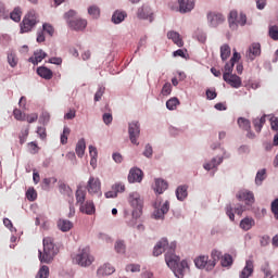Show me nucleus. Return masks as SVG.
Listing matches in <instances>:
<instances>
[{
    "label": "nucleus",
    "mask_w": 278,
    "mask_h": 278,
    "mask_svg": "<svg viewBox=\"0 0 278 278\" xmlns=\"http://www.w3.org/2000/svg\"><path fill=\"white\" fill-rule=\"evenodd\" d=\"M177 249V243L172 242L168 244V239L163 238L161 239L153 250L154 257H160L164 251L165 253V262L173 270L175 277L177 278H184V273H186V268H188V261H181L179 263V256L175 254V250Z\"/></svg>",
    "instance_id": "obj_1"
},
{
    "label": "nucleus",
    "mask_w": 278,
    "mask_h": 278,
    "mask_svg": "<svg viewBox=\"0 0 278 278\" xmlns=\"http://www.w3.org/2000/svg\"><path fill=\"white\" fill-rule=\"evenodd\" d=\"M92 262H94V256L90 253V247L88 245L80 247L77 254L73 256V263L83 268H88Z\"/></svg>",
    "instance_id": "obj_2"
},
{
    "label": "nucleus",
    "mask_w": 278,
    "mask_h": 278,
    "mask_svg": "<svg viewBox=\"0 0 278 278\" xmlns=\"http://www.w3.org/2000/svg\"><path fill=\"white\" fill-rule=\"evenodd\" d=\"M55 257V244L53 243V238L46 237L43 238V254L39 250V261L42 264H50Z\"/></svg>",
    "instance_id": "obj_3"
},
{
    "label": "nucleus",
    "mask_w": 278,
    "mask_h": 278,
    "mask_svg": "<svg viewBox=\"0 0 278 278\" xmlns=\"http://www.w3.org/2000/svg\"><path fill=\"white\" fill-rule=\"evenodd\" d=\"M38 24V14L36 11H29L21 23V34H27Z\"/></svg>",
    "instance_id": "obj_4"
},
{
    "label": "nucleus",
    "mask_w": 278,
    "mask_h": 278,
    "mask_svg": "<svg viewBox=\"0 0 278 278\" xmlns=\"http://www.w3.org/2000/svg\"><path fill=\"white\" fill-rule=\"evenodd\" d=\"M170 210V202L165 201L162 204V200L157 199L154 203V213L153 216L156 220L164 218V215L168 214Z\"/></svg>",
    "instance_id": "obj_5"
},
{
    "label": "nucleus",
    "mask_w": 278,
    "mask_h": 278,
    "mask_svg": "<svg viewBox=\"0 0 278 278\" xmlns=\"http://www.w3.org/2000/svg\"><path fill=\"white\" fill-rule=\"evenodd\" d=\"M228 23L230 29H238V25L244 26L247 25V15L244 13H241L238 16V11H230Z\"/></svg>",
    "instance_id": "obj_6"
},
{
    "label": "nucleus",
    "mask_w": 278,
    "mask_h": 278,
    "mask_svg": "<svg viewBox=\"0 0 278 278\" xmlns=\"http://www.w3.org/2000/svg\"><path fill=\"white\" fill-rule=\"evenodd\" d=\"M86 190L91 195L97 194L98 197H102L103 193L101 192V179L91 176L87 181Z\"/></svg>",
    "instance_id": "obj_7"
},
{
    "label": "nucleus",
    "mask_w": 278,
    "mask_h": 278,
    "mask_svg": "<svg viewBox=\"0 0 278 278\" xmlns=\"http://www.w3.org/2000/svg\"><path fill=\"white\" fill-rule=\"evenodd\" d=\"M129 203L131 207L135 210L132 211V216L138 218V213L142 212V199H140V193L134 192L129 195Z\"/></svg>",
    "instance_id": "obj_8"
},
{
    "label": "nucleus",
    "mask_w": 278,
    "mask_h": 278,
    "mask_svg": "<svg viewBox=\"0 0 278 278\" xmlns=\"http://www.w3.org/2000/svg\"><path fill=\"white\" fill-rule=\"evenodd\" d=\"M129 140L131 144H136L137 147L140 144L138 142V138H140V123L132 122L128 126Z\"/></svg>",
    "instance_id": "obj_9"
},
{
    "label": "nucleus",
    "mask_w": 278,
    "mask_h": 278,
    "mask_svg": "<svg viewBox=\"0 0 278 278\" xmlns=\"http://www.w3.org/2000/svg\"><path fill=\"white\" fill-rule=\"evenodd\" d=\"M223 79L230 86L231 88H241L242 87V78L236 74H223Z\"/></svg>",
    "instance_id": "obj_10"
},
{
    "label": "nucleus",
    "mask_w": 278,
    "mask_h": 278,
    "mask_svg": "<svg viewBox=\"0 0 278 278\" xmlns=\"http://www.w3.org/2000/svg\"><path fill=\"white\" fill-rule=\"evenodd\" d=\"M238 201H244L245 205H253L255 203V195L249 190H241L237 193Z\"/></svg>",
    "instance_id": "obj_11"
},
{
    "label": "nucleus",
    "mask_w": 278,
    "mask_h": 278,
    "mask_svg": "<svg viewBox=\"0 0 278 278\" xmlns=\"http://www.w3.org/2000/svg\"><path fill=\"white\" fill-rule=\"evenodd\" d=\"M138 18L142 21H149L153 23V12L151 11V7L143 5L137 11Z\"/></svg>",
    "instance_id": "obj_12"
},
{
    "label": "nucleus",
    "mask_w": 278,
    "mask_h": 278,
    "mask_svg": "<svg viewBox=\"0 0 278 278\" xmlns=\"http://www.w3.org/2000/svg\"><path fill=\"white\" fill-rule=\"evenodd\" d=\"M247 58L251 62L255 60L257 56L262 55V46L260 43H252L247 51Z\"/></svg>",
    "instance_id": "obj_13"
},
{
    "label": "nucleus",
    "mask_w": 278,
    "mask_h": 278,
    "mask_svg": "<svg viewBox=\"0 0 278 278\" xmlns=\"http://www.w3.org/2000/svg\"><path fill=\"white\" fill-rule=\"evenodd\" d=\"M207 21L211 27H218V25H222V23H225V16H223V14L220 13L210 12L207 14Z\"/></svg>",
    "instance_id": "obj_14"
},
{
    "label": "nucleus",
    "mask_w": 278,
    "mask_h": 278,
    "mask_svg": "<svg viewBox=\"0 0 278 278\" xmlns=\"http://www.w3.org/2000/svg\"><path fill=\"white\" fill-rule=\"evenodd\" d=\"M87 25L88 22L81 18H73L68 21V26L71 27V29H74L75 31H81L83 29H86Z\"/></svg>",
    "instance_id": "obj_15"
},
{
    "label": "nucleus",
    "mask_w": 278,
    "mask_h": 278,
    "mask_svg": "<svg viewBox=\"0 0 278 278\" xmlns=\"http://www.w3.org/2000/svg\"><path fill=\"white\" fill-rule=\"evenodd\" d=\"M178 3H179V12L181 14H186L194 10V1L192 0H178Z\"/></svg>",
    "instance_id": "obj_16"
},
{
    "label": "nucleus",
    "mask_w": 278,
    "mask_h": 278,
    "mask_svg": "<svg viewBox=\"0 0 278 278\" xmlns=\"http://www.w3.org/2000/svg\"><path fill=\"white\" fill-rule=\"evenodd\" d=\"M129 184H140L142 181V170L140 168H132L128 175Z\"/></svg>",
    "instance_id": "obj_17"
},
{
    "label": "nucleus",
    "mask_w": 278,
    "mask_h": 278,
    "mask_svg": "<svg viewBox=\"0 0 278 278\" xmlns=\"http://www.w3.org/2000/svg\"><path fill=\"white\" fill-rule=\"evenodd\" d=\"M79 211L83 214H87L88 216H92V214H94V212H97V208L94 207V202L92 201H87L86 203L84 202L80 206H79Z\"/></svg>",
    "instance_id": "obj_18"
},
{
    "label": "nucleus",
    "mask_w": 278,
    "mask_h": 278,
    "mask_svg": "<svg viewBox=\"0 0 278 278\" xmlns=\"http://www.w3.org/2000/svg\"><path fill=\"white\" fill-rule=\"evenodd\" d=\"M212 261L208 262L207 270H214L216 262L223 260V252L218 250H213L211 253Z\"/></svg>",
    "instance_id": "obj_19"
},
{
    "label": "nucleus",
    "mask_w": 278,
    "mask_h": 278,
    "mask_svg": "<svg viewBox=\"0 0 278 278\" xmlns=\"http://www.w3.org/2000/svg\"><path fill=\"white\" fill-rule=\"evenodd\" d=\"M168 40H173L174 45L177 47H184V39H181V35L175 30H170L167 33Z\"/></svg>",
    "instance_id": "obj_20"
},
{
    "label": "nucleus",
    "mask_w": 278,
    "mask_h": 278,
    "mask_svg": "<svg viewBox=\"0 0 278 278\" xmlns=\"http://www.w3.org/2000/svg\"><path fill=\"white\" fill-rule=\"evenodd\" d=\"M76 205H84L86 203V190H84V187L79 186L77 187L76 193Z\"/></svg>",
    "instance_id": "obj_21"
},
{
    "label": "nucleus",
    "mask_w": 278,
    "mask_h": 278,
    "mask_svg": "<svg viewBox=\"0 0 278 278\" xmlns=\"http://www.w3.org/2000/svg\"><path fill=\"white\" fill-rule=\"evenodd\" d=\"M114 266L110 264H104L97 270V275L98 277H105V275L114 274Z\"/></svg>",
    "instance_id": "obj_22"
},
{
    "label": "nucleus",
    "mask_w": 278,
    "mask_h": 278,
    "mask_svg": "<svg viewBox=\"0 0 278 278\" xmlns=\"http://www.w3.org/2000/svg\"><path fill=\"white\" fill-rule=\"evenodd\" d=\"M220 164H223V156L213 157V159L211 160V162L205 163V164L203 165V168H204L205 170H212V169L216 168L217 166H220Z\"/></svg>",
    "instance_id": "obj_23"
},
{
    "label": "nucleus",
    "mask_w": 278,
    "mask_h": 278,
    "mask_svg": "<svg viewBox=\"0 0 278 278\" xmlns=\"http://www.w3.org/2000/svg\"><path fill=\"white\" fill-rule=\"evenodd\" d=\"M253 261L249 260L245 262V266L244 268L242 269L241 274H240V277L241 278H249L251 277V275H253Z\"/></svg>",
    "instance_id": "obj_24"
},
{
    "label": "nucleus",
    "mask_w": 278,
    "mask_h": 278,
    "mask_svg": "<svg viewBox=\"0 0 278 278\" xmlns=\"http://www.w3.org/2000/svg\"><path fill=\"white\" fill-rule=\"evenodd\" d=\"M194 264L197 268H205V270H207V266H210V257L201 255L194 260Z\"/></svg>",
    "instance_id": "obj_25"
},
{
    "label": "nucleus",
    "mask_w": 278,
    "mask_h": 278,
    "mask_svg": "<svg viewBox=\"0 0 278 278\" xmlns=\"http://www.w3.org/2000/svg\"><path fill=\"white\" fill-rule=\"evenodd\" d=\"M168 188V182L165 181L164 179H155V185H154V190L157 192V194H162L164 190H167Z\"/></svg>",
    "instance_id": "obj_26"
},
{
    "label": "nucleus",
    "mask_w": 278,
    "mask_h": 278,
    "mask_svg": "<svg viewBox=\"0 0 278 278\" xmlns=\"http://www.w3.org/2000/svg\"><path fill=\"white\" fill-rule=\"evenodd\" d=\"M45 58H47V53L42 50H37L35 53H34V56H31L29 59V62H31V64H40V62L42 60H45Z\"/></svg>",
    "instance_id": "obj_27"
},
{
    "label": "nucleus",
    "mask_w": 278,
    "mask_h": 278,
    "mask_svg": "<svg viewBox=\"0 0 278 278\" xmlns=\"http://www.w3.org/2000/svg\"><path fill=\"white\" fill-rule=\"evenodd\" d=\"M37 74L39 75V77H42V79H53V72L48 67H38Z\"/></svg>",
    "instance_id": "obj_28"
},
{
    "label": "nucleus",
    "mask_w": 278,
    "mask_h": 278,
    "mask_svg": "<svg viewBox=\"0 0 278 278\" xmlns=\"http://www.w3.org/2000/svg\"><path fill=\"white\" fill-rule=\"evenodd\" d=\"M58 227L60 231L66 232L73 229V223L68 219H59Z\"/></svg>",
    "instance_id": "obj_29"
},
{
    "label": "nucleus",
    "mask_w": 278,
    "mask_h": 278,
    "mask_svg": "<svg viewBox=\"0 0 278 278\" xmlns=\"http://www.w3.org/2000/svg\"><path fill=\"white\" fill-rule=\"evenodd\" d=\"M127 18V13L125 11H115L112 15V21L115 25L123 23Z\"/></svg>",
    "instance_id": "obj_30"
},
{
    "label": "nucleus",
    "mask_w": 278,
    "mask_h": 278,
    "mask_svg": "<svg viewBox=\"0 0 278 278\" xmlns=\"http://www.w3.org/2000/svg\"><path fill=\"white\" fill-rule=\"evenodd\" d=\"M255 225V219L251 217H245L240 222V227L243 231H249Z\"/></svg>",
    "instance_id": "obj_31"
},
{
    "label": "nucleus",
    "mask_w": 278,
    "mask_h": 278,
    "mask_svg": "<svg viewBox=\"0 0 278 278\" xmlns=\"http://www.w3.org/2000/svg\"><path fill=\"white\" fill-rule=\"evenodd\" d=\"M176 197L178 201H184L188 197V186L186 185L179 186L176 189Z\"/></svg>",
    "instance_id": "obj_32"
},
{
    "label": "nucleus",
    "mask_w": 278,
    "mask_h": 278,
    "mask_svg": "<svg viewBox=\"0 0 278 278\" xmlns=\"http://www.w3.org/2000/svg\"><path fill=\"white\" fill-rule=\"evenodd\" d=\"M265 124H266V115H263L261 118L256 117L253 119V125H254L255 131H257V134H260V131H262V127H264Z\"/></svg>",
    "instance_id": "obj_33"
},
{
    "label": "nucleus",
    "mask_w": 278,
    "mask_h": 278,
    "mask_svg": "<svg viewBox=\"0 0 278 278\" xmlns=\"http://www.w3.org/2000/svg\"><path fill=\"white\" fill-rule=\"evenodd\" d=\"M84 153H86V140L80 139L76 144V154L84 157Z\"/></svg>",
    "instance_id": "obj_34"
},
{
    "label": "nucleus",
    "mask_w": 278,
    "mask_h": 278,
    "mask_svg": "<svg viewBox=\"0 0 278 278\" xmlns=\"http://www.w3.org/2000/svg\"><path fill=\"white\" fill-rule=\"evenodd\" d=\"M229 55H231V48L229 47V45L222 46L220 47V58H222L223 62L228 60Z\"/></svg>",
    "instance_id": "obj_35"
},
{
    "label": "nucleus",
    "mask_w": 278,
    "mask_h": 278,
    "mask_svg": "<svg viewBox=\"0 0 278 278\" xmlns=\"http://www.w3.org/2000/svg\"><path fill=\"white\" fill-rule=\"evenodd\" d=\"M237 123L240 129H243L244 131H249L251 129V122L244 117H239Z\"/></svg>",
    "instance_id": "obj_36"
},
{
    "label": "nucleus",
    "mask_w": 278,
    "mask_h": 278,
    "mask_svg": "<svg viewBox=\"0 0 278 278\" xmlns=\"http://www.w3.org/2000/svg\"><path fill=\"white\" fill-rule=\"evenodd\" d=\"M88 14L93 18H99L101 16V9H99L98 5L93 4L88 8Z\"/></svg>",
    "instance_id": "obj_37"
},
{
    "label": "nucleus",
    "mask_w": 278,
    "mask_h": 278,
    "mask_svg": "<svg viewBox=\"0 0 278 278\" xmlns=\"http://www.w3.org/2000/svg\"><path fill=\"white\" fill-rule=\"evenodd\" d=\"M179 99H177V98H170L169 100H167V102H166V108H167V110H170V111H173V110H177V106L179 105Z\"/></svg>",
    "instance_id": "obj_38"
},
{
    "label": "nucleus",
    "mask_w": 278,
    "mask_h": 278,
    "mask_svg": "<svg viewBox=\"0 0 278 278\" xmlns=\"http://www.w3.org/2000/svg\"><path fill=\"white\" fill-rule=\"evenodd\" d=\"M23 11H21V8H15L10 16L12 21H14L15 23H20Z\"/></svg>",
    "instance_id": "obj_39"
},
{
    "label": "nucleus",
    "mask_w": 278,
    "mask_h": 278,
    "mask_svg": "<svg viewBox=\"0 0 278 278\" xmlns=\"http://www.w3.org/2000/svg\"><path fill=\"white\" fill-rule=\"evenodd\" d=\"M8 62L12 68L16 67V65L18 64V58L16 56V53H14V52L9 53Z\"/></svg>",
    "instance_id": "obj_40"
},
{
    "label": "nucleus",
    "mask_w": 278,
    "mask_h": 278,
    "mask_svg": "<svg viewBox=\"0 0 278 278\" xmlns=\"http://www.w3.org/2000/svg\"><path fill=\"white\" fill-rule=\"evenodd\" d=\"M264 179H266V169H261L257 172L255 177L256 186H262V181H264Z\"/></svg>",
    "instance_id": "obj_41"
},
{
    "label": "nucleus",
    "mask_w": 278,
    "mask_h": 278,
    "mask_svg": "<svg viewBox=\"0 0 278 278\" xmlns=\"http://www.w3.org/2000/svg\"><path fill=\"white\" fill-rule=\"evenodd\" d=\"M68 136H71V128L65 126L63 128V134L61 135V144H66L68 142Z\"/></svg>",
    "instance_id": "obj_42"
},
{
    "label": "nucleus",
    "mask_w": 278,
    "mask_h": 278,
    "mask_svg": "<svg viewBox=\"0 0 278 278\" xmlns=\"http://www.w3.org/2000/svg\"><path fill=\"white\" fill-rule=\"evenodd\" d=\"M36 278H49V266H41Z\"/></svg>",
    "instance_id": "obj_43"
},
{
    "label": "nucleus",
    "mask_w": 278,
    "mask_h": 278,
    "mask_svg": "<svg viewBox=\"0 0 278 278\" xmlns=\"http://www.w3.org/2000/svg\"><path fill=\"white\" fill-rule=\"evenodd\" d=\"M233 264V257L230 254H225L222 256V266L227 267Z\"/></svg>",
    "instance_id": "obj_44"
},
{
    "label": "nucleus",
    "mask_w": 278,
    "mask_h": 278,
    "mask_svg": "<svg viewBox=\"0 0 278 278\" xmlns=\"http://www.w3.org/2000/svg\"><path fill=\"white\" fill-rule=\"evenodd\" d=\"M170 92H173V85H170V83H165L161 90V94H163V97H168Z\"/></svg>",
    "instance_id": "obj_45"
},
{
    "label": "nucleus",
    "mask_w": 278,
    "mask_h": 278,
    "mask_svg": "<svg viewBox=\"0 0 278 278\" xmlns=\"http://www.w3.org/2000/svg\"><path fill=\"white\" fill-rule=\"evenodd\" d=\"M49 121H51V115L49 114V112H42L39 117V123L41 125H49Z\"/></svg>",
    "instance_id": "obj_46"
},
{
    "label": "nucleus",
    "mask_w": 278,
    "mask_h": 278,
    "mask_svg": "<svg viewBox=\"0 0 278 278\" xmlns=\"http://www.w3.org/2000/svg\"><path fill=\"white\" fill-rule=\"evenodd\" d=\"M268 34L271 40H278V26L277 25L270 26Z\"/></svg>",
    "instance_id": "obj_47"
},
{
    "label": "nucleus",
    "mask_w": 278,
    "mask_h": 278,
    "mask_svg": "<svg viewBox=\"0 0 278 278\" xmlns=\"http://www.w3.org/2000/svg\"><path fill=\"white\" fill-rule=\"evenodd\" d=\"M233 66H236V63H233L231 61L226 63V65L224 66V75H232Z\"/></svg>",
    "instance_id": "obj_48"
},
{
    "label": "nucleus",
    "mask_w": 278,
    "mask_h": 278,
    "mask_svg": "<svg viewBox=\"0 0 278 278\" xmlns=\"http://www.w3.org/2000/svg\"><path fill=\"white\" fill-rule=\"evenodd\" d=\"M13 116L15 121H25V113H23V111H21L20 109L13 110Z\"/></svg>",
    "instance_id": "obj_49"
},
{
    "label": "nucleus",
    "mask_w": 278,
    "mask_h": 278,
    "mask_svg": "<svg viewBox=\"0 0 278 278\" xmlns=\"http://www.w3.org/2000/svg\"><path fill=\"white\" fill-rule=\"evenodd\" d=\"M125 249H126V245H125V241H116L115 243V251L116 253H125Z\"/></svg>",
    "instance_id": "obj_50"
},
{
    "label": "nucleus",
    "mask_w": 278,
    "mask_h": 278,
    "mask_svg": "<svg viewBox=\"0 0 278 278\" xmlns=\"http://www.w3.org/2000/svg\"><path fill=\"white\" fill-rule=\"evenodd\" d=\"M89 155L91 157L90 164H92V162H97V156L99 155V153L93 146L89 147Z\"/></svg>",
    "instance_id": "obj_51"
},
{
    "label": "nucleus",
    "mask_w": 278,
    "mask_h": 278,
    "mask_svg": "<svg viewBox=\"0 0 278 278\" xmlns=\"http://www.w3.org/2000/svg\"><path fill=\"white\" fill-rule=\"evenodd\" d=\"M26 198L28 201H36V199H38V193L34 189H28L26 192Z\"/></svg>",
    "instance_id": "obj_52"
},
{
    "label": "nucleus",
    "mask_w": 278,
    "mask_h": 278,
    "mask_svg": "<svg viewBox=\"0 0 278 278\" xmlns=\"http://www.w3.org/2000/svg\"><path fill=\"white\" fill-rule=\"evenodd\" d=\"M127 273H140V265L138 264H129L126 266Z\"/></svg>",
    "instance_id": "obj_53"
},
{
    "label": "nucleus",
    "mask_w": 278,
    "mask_h": 278,
    "mask_svg": "<svg viewBox=\"0 0 278 278\" xmlns=\"http://www.w3.org/2000/svg\"><path fill=\"white\" fill-rule=\"evenodd\" d=\"M25 121L30 124L36 123L38 121V113L25 114Z\"/></svg>",
    "instance_id": "obj_54"
},
{
    "label": "nucleus",
    "mask_w": 278,
    "mask_h": 278,
    "mask_svg": "<svg viewBox=\"0 0 278 278\" xmlns=\"http://www.w3.org/2000/svg\"><path fill=\"white\" fill-rule=\"evenodd\" d=\"M37 134L41 140H47V128L46 127L39 126L37 128Z\"/></svg>",
    "instance_id": "obj_55"
},
{
    "label": "nucleus",
    "mask_w": 278,
    "mask_h": 278,
    "mask_svg": "<svg viewBox=\"0 0 278 278\" xmlns=\"http://www.w3.org/2000/svg\"><path fill=\"white\" fill-rule=\"evenodd\" d=\"M226 214L230 220L235 222L236 220V215L233 214V207H231V204H228L226 206Z\"/></svg>",
    "instance_id": "obj_56"
},
{
    "label": "nucleus",
    "mask_w": 278,
    "mask_h": 278,
    "mask_svg": "<svg viewBox=\"0 0 278 278\" xmlns=\"http://www.w3.org/2000/svg\"><path fill=\"white\" fill-rule=\"evenodd\" d=\"M270 127L274 131H278V117L277 116H270L269 118Z\"/></svg>",
    "instance_id": "obj_57"
},
{
    "label": "nucleus",
    "mask_w": 278,
    "mask_h": 278,
    "mask_svg": "<svg viewBox=\"0 0 278 278\" xmlns=\"http://www.w3.org/2000/svg\"><path fill=\"white\" fill-rule=\"evenodd\" d=\"M56 182H58V178H55V177L45 178L42 180L45 188H49L51 186V184H56Z\"/></svg>",
    "instance_id": "obj_58"
},
{
    "label": "nucleus",
    "mask_w": 278,
    "mask_h": 278,
    "mask_svg": "<svg viewBox=\"0 0 278 278\" xmlns=\"http://www.w3.org/2000/svg\"><path fill=\"white\" fill-rule=\"evenodd\" d=\"M271 212H273L275 218L278 219V198L271 202Z\"/></svg>",
    "instance_id": "obj_59"
},
{
    "label": "nucleus",
    "mask_w": 278,
    "mask_h": 278,
    "mask_svg": "<svg viewBox=\"0 0 278 278\" xmlns=\"http://www.w3.org/2000/svg\"><path fill=\"white\" fill-rule=\"evenodd\" d=\"M104 93H105V88L100 87V88L98 89V91L96 92V94H94V101H96V102H97V101H101V97H103Z\"/></svg>",
    "instance_id": "obj_60"
},
{
    "label": "nucleus",
    "mask_w": 278,
    "mask_h": 278,
    "mask_svg": "<svg viewBox=\"0 0 278 278\" xmlns=\"http://www.w3.org/2000/svg\"><path fill=\"white\" fill-rule=\"evenodd\" d=\"M43 31H46V34H48L49 36H53L55 30L53 29V26H51V24H43Z\"/></svg>",
    "instance_id": "obj_61"
},
{
    "label": "nucleus",
    "mask_w": 278,
    "mask_h": 278,
    "mask_svg": "<svg viewBox=\"0 0 278 278\" xmlns=\"http://www.w3.org/2000/svg\"><path fill=\"white\" fill-rule=\"evenodd\" d=\"M102 118L105 125H110L113 121L112 113H104Z\"/></svg>",
    "instance_id": "obj_62"
},
{
    "label": "nucleus",
    "mask_w": 278,
    "mask_h": 278,
    "mask_svg": "<svg viewBox=\"0 0 278 278\" xmlns=\"http://www.w3.org/2000/svg\"><path fill=\"white\" fill-rule=\"evenodd\" d=\"M143 155L146 157H151V155H153V148L150 144L146 146V149L143 151Z\"/></svg>",
    "instance_id": "obj_63"
},
{
    "label": "nucleus",
    "mask_w": 278,
    "mask_h": 278,
    "mask_svg": "<svg viewBox=\"0 0 278 278\" xmlns=\"http://www.w3.org/2000/svg\"><path fill=\"white\" fill-rule=\"evenodd\" d=\"M113 190H116L118 192H125V185L123 184H115L113 186Z\"/></svg>",
    "instance_id": "obj_64"
}]
</instances>
